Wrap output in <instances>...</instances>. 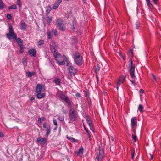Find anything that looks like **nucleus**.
I'll list each match as a JSON object with an SVG mask.
<instances>
[{
    "mask_svg": "<svg viewBox=\"0 0 161 161\" xmlns=\"http://www.w3.org/2000/svg\"><path fill=\"white\" fill-rule=\"evenodd\" d=\"M59 61H56V62L60 65H64L65 64V62L63 60V57L61 56V58H59Z\"/></svg>",
    "mask_w": 161,
    "mask_h": 161,
    "instance_id": "nucleus-16",
    "label": "nucleus"
},
{
    "mask_svg": "<svg viewBox=\"0 0 161 161\" xmlns=\"http://www.w3.org/2000/svg\"><path fill=\"white\" fill-rule=\"evenodd\" d=\"M152 76H153V79H154V80H153V82H157V80H156L157 79L156 78L155 76L153 74H152Z\"/></svg>",
    "mask_w": 161,
    "mask_h": 161,
    "instance_id": "nucleus-52",
    "label": "nucleus"
},
{
    "mask_svg": "<svg viewBox=\"0 0 161 161\" xmlns=\"http://www.w3.org/2000/svg\"><path fill=\"white\" fill-rule=\"evenodd\" d=\"M4 136V134L2 132H0V137H3Z\"/></svg>",
    "mask_w": 161,
    "mask_h": 161,
    "instance_id": "nucleus-59",
    "label": "nucleus"
},
{
    "mask_svg": "<svg viewBox=\"0 0 161 161\" xmlns=\"http://www.w3.org/2000/svg\"><path fill=\"white\" fill-rule=\"evenodd\" d=\"M101 142H97V144L99 145V148L96 151L95 158L97 161H102L104 157V152L101 145Z\"/></svg>",
    "mask_w": 161,
    "mask_h": 161,
    "instance_id": "nucleus-1",
    "label": "nucleus"
},
{
    "mask_svg": "<svg viewBox=\"0 0 161 161\" xmlns=\"http://www.w3.org/2000/svg\"><path fill=\"white\" fill-rule=\"evenodd\" d=\"M83 126H84V127L85 129V130L86 131L87 133L88 134V135L89 136H90L91 135H90L89 132L88 131V130L86 128L84 125H83Z\"/></svg>",
    "mask_w": 161,
    "mask_h": 161,
    "instance_id": "nucleus-43",
    "label": "nucleus"
},
{
    "mask_svg": "<svg viewBox=\"0 0 161 161\" xmlns=\"http://www.w3.org/2000/svg\"><path fill=\"white\" fill-rule=\"evenodd\" d=\"M52 45H53L54 46H56V42H55L54 41H53L51 42V44Z\"/></svg>",
    "mask_w": 161,
    "mask_h": 161,
    "instance_id": "nucleus-50",
    "label": "nucleus"
},
{
    "mask_svg": "<svg viewBox=\"0 0 161 161\" xmlns=\"http://www.w3.org/2000/svg\"><path fill=\"white\" fill-rule=\"evenodd\" d=\"M66 97V96H65V95H64V94H61L60 95V98L62 100V101H63V100L65 98V97Z\"/></svg>",
    "mask_w": 161,
    "mask_h": 161,
    "instance_id": "nucleus-46",
    "label": "nucleus"
},
{
    "mask_svg": "<svg viewBox=\"0 0 161 161\" xmlns=\"http://www.w3.org/2000/svg\"><path fill=\"white\" fill-rule=\"evenodd\" d=\"M69 73L73 75L76 74L77 72L78 71L76 68L72 66H69Z\"/></svg>",
    "mask_w": 161,
    "mask_h": 161,
    "instance_id": "nucleus-8",
    "label": "nucleus"
},
{
    "mask_svg": "<svg viewBox=\"0 0 161 161\" xmlns=\"http://www.w3.org/2000/svg\"><path fill=\"white\" fill-rule=\"evenodd\" d=\"M86 120L87 121V123L88 124V125L89 124V123H92L90 119L88 117H86Z\"/></svg>",
    "mask_w": 161,
    "mask_h": 161,
    "instance_id": "nucleus-39",
    "label": "nucleus"
},
{
    "mask_svg": "<svg viewBox=\"0 0 161 161\" xmlns=\"http://www.w3.org/2000/svg\"><path fill=\"white\" fill-rule=\"evenodd\" d=\"M133 49H130L129 51V54L131 57H132L133 56Z\"/></svg>",
    "mask_w": 161,
    "mask_h": 161,
    "instance_id": "nucleus-42",
    "label": "nucleus"
},
{
    "mask_svg": "<svg viewBox=\"0 0 161 161\" xmlns=\"http://www.w3.org/2000/svg\"><path fill=\"white\" fill-rule=\"evenodd\" d=\"M67 139L69 140H71V141H75V139L72 138L70 136H67Z\"/></svg>",
    "mask_w": 161,
    "mask_h": 161,
    "instance_id": "nucleus-45",
    "label": "nucleus"
},
{
    "mask_svg": "<svg viewBox=\"0 0 161 161\" xmlns=\"http://www.w3.org/2000/svg\"><path fill=\"white\" fill-rule=\"evenodd\" d=\"M51 8L50 6H48L47 7V9L46 10V15H48V14L49 13L51 10Z\"/></svg>",
    "mask_w": 161,
    "mask_h": 161,
    "instance_id": "nucleus-32",
    "label": "nucleus"
},
{
    "mask_svg": "<svg viewBox=\"0 0 161 161\" xmlns=\"http://www.w3.org/2000/svg\"><path fill=\"white\" fill-rule=\"evenodd\" d=\"M88 125L90 128V130L92 131L93 132H94L93 131L94 128L93 127V124L92 122V123H89V124H88Z\"/></svg>",
    "mask_w": 161,
    "mask_h": 161,
    "instance_id": "nucleus-36",
    "label": "nucleus"
},
{
    "mask_svg": "<svg viewBox=\"0 0 161 161\" xmlns=\"http://www.w3.org/2000/svg\"><path fill=\"white\" fill-rule=\"evenodd\" d=\"M5 7V5L2 0H0V9H3Z\"/></svg>",
    "mask_w": 161,
    "mask_h": 161,
    "instance_id": "nucleus-30",
    "label": "nucleus"
},
{
    "mask_svg": "<svg viewBox=\"0 0 161 161\" xmlns=\"http://www.w3.org/2000/svg\"><path fill=\"white\" fill-rule=\"evenodd\" d=\"M43 127L46 129V136H48L50 132V125L47 126L46 123H44L43 124Z\"/></svg>",
    "mask_w": 161,
    "mask_h": 161,
    "instance_id": "nucleus-10",
    "label": "nucleus"
},
{
    "mask_svg": "<svg viewBox=\"0 0 161 161\" xmlns=\"http://www.w3.org/2000/svg\"><path fill=\"white\" fill-rule=\"evenodd\" d=\"M136 28L137 29H138V28L140 26V23H139V22H136Z\"/></svg>",
    "mask_w": 161,
    "mask_h": 161,
    "instance_id": "nucleus-53",
    "label": "nucleus"
},
{
    "mask_svg": "<svg viewBox=\"0 0 161 161\" xmlns=\"http://www.w3.org/2000/svg\"><path fill=\"white\" fill-rule=\"evenodd\" d=\"M37 94H36V97H37L39 99H40L44 97L45 96V93H42L41 92H36Z\"/></svg>",
    "mask_w": 161,
    "mask_h": 161,
    "instance_id": "nucleus-15",
    "label": "nucleus"
},
{
    "mask_svg": "<svg viewBox=\"0 0 161 161\" xmlns=\"http://www.w3.org/2000/svg\"><path fill=\"white\" fill-rule=\"evenodd\" d=\"M7 18L9 20L12 19V16L11 15L9 14H7Z\"/></svg>",
    "mask_w": 161,
    "mask_h": 161,
    "instance_id": "nucleus-48",
    "label": "nucleus"
},
{
    "mask_svg": "<svg viewBox=\"0 0 161 161\" xmlns=\"http://www.w3.org/2000/svg\"><path fill=\"white\" fill-rule=\"evenodd\" d=\"M20 3H21L20 0H17V4L19 7H21V4Z\"/></svg>",
    "mask_w": 161,
    "mask_h": 161,
    "instance_id": "nucleus-49",
    "label": "nucleus"
},
{
    "mask_svg": "<svg viewBox=\"0 0 161 161\" xmlns=\"http://www.w3.org/2000/svg\"><path fill=\"white\" fill-rule=\"evenodd\" d=\"M132 138L133 139V140L135 141H136V137L134 135H133L132 136Z\"/></svg>",
    "mask_w": 161,
    "mask_h": 161,
    "instance_id": "nucleus-57",
    "label": "nucleus"
},
{
    "mask_svg": "<svg viewBox=\"0 0 161 161\" xmlns=\"http://www.w3.org/2000/svg\"><path fill=\"white\" fill-rule=\"evenodd\" d=\"M44 41L43 40H40L38 41L37 43V44L38 46L39 47H42L44 44Z\"/></svg>",
    "mask_w": 161,
    "mask_h": 161,
    "instance_id": "nucleus-19",
    "label": "nucleus"
},
{
    "mask_svg": "<svg viewBox=\"0 0 161 161\" xmlns=\"http://www.w3.org/2000/svg\"><path fill=\"white\" fill-rule=\"evenodd\" d=\"M27 25L24 22H22L20 25V29L25 30L26 29Z\"/></svg>",
    "mask_w": 161,
    "mask_h": 161,
    "instance_id": "nucleus-20",
    "label": "nucleus"
},
{
    "mask_svg": "<svg viewBox=\"0 0 161 161\" xmlns=\"http://www.w3.org/2000/svg\"><path fill=\"white\" fill-rule=\"evenodd\" d=\"M140 92L141 93H143V91L142 89H140Z\"/></svg>",
    "mask_w": 161,
    "mask_h": 161,
    "instance_id": "nucleus-61",
    "label": "nucleus"
},
{
    "mask_svg": "<svg viewBox=\"0 0 161 161\" xmlns=\"http://www.w3.org/2000/svg\"><path fill=\"white\" fill-rule=\"evenodd\" d=\"M63 101H64L66 103H67L69 106H70L71 105L70 101L68 98L67 97H66L63 100Z\"/></svg>",
    "mask_w": 161,
    "mask_h": 161,
    "instance_id": "nucleus-21",
    "label": "nucleus"
},
{
    "mask_svg": "<svg viewBox=\"0 0 161 161\" xmlns=\"http://www.w3.org/2000/svg\"><path fill=\"white\" fill-rule=\"evenodd\" d=\"M135 64H134L132 59H130L129 61V67L130 68V75L131 77L133 79L135 78V76L134 73L135 67Z\"/></svg>",
    "mask_w": 161,
    "mask_h": 161,
    "instance_id": "nucleus-4",
    "label": "nucleus"
},
{
    "mask_svg": "<svg viewBox=\"0 0 161 161\" xmlns=\"http://www.w3.org/2000/svg\"><path fill=\"white\" fill-rule=\"evenodd\" d=\"M136 117H134L132 118L131 119V126L132 128H134L135 127L136 125Z\"/></svg>",
    "mask_w": 161,
    "mask_h": 161,
    "instance_id": "nucleus-11",
    "label": "nucleus"
},
{
    "mask_svg": "<svg viewBox=\"0 0 161 161\" xmlns=\"http://www.w3.org/2000/svg\"><path fill=\"white\" fill-rule=\"evenodd\" d=\"M73 75L71 74L70 73L69 74H68L67 75V78L69 79L70 80H71L72 78V75Z\"/></svg>",
    "mask_w": 161,
    "mask_h": 161,
    "instance_id": "nucleus-47",
    "label": "nucleus"
},
{
    "mask_svg": "<svg viewBox=\"0 0 161 161\" xmlns=\"http://www.w3.org/2000/svg\"><path fill=\"white\" fill-rule=\"evenodd\" d=\"M34 99H35V98L33 97H31L30 98V100L31 101H32V100H34Z\"/></svg>",
    "mask_w": 161,
    "mask_h": 161,
    "instance_id": "nucleus-64",
    "label": "nucleus"
},
{
    "mask_svg": "<svg viewBox=\"0 0 161 161\" xmlns=\"http://www.w3.org/2000/svg\"><path fill=\"white\" fill-rule=\"evenodd\" d=\"M9 33L7 34V37L9 40L16 39L17 35L14 32L13 27L10 25L9 28Z\"/></svg>",
    "mask_w": 161,
    "mask_h": 161,
    "instance_id": "nucleus-3",
    "label": "nucleus"
},
{
    "mask_svg": "<svg viewBox=\"0 0 161 161\" xmlns=\"http://www.w3.org/2000/svg\"><path fill=\"white\" fill-rule=\"evenodd\" d=\"M42 120H41V118H39L38 119V122L39 123H42Z\"/></svg>",
    "mask_w": 161,
    "mask_h": 161,
    "instance_id": "nucleus-58",
    "label": "nucleus"
},
{
    "mask_svg": "<svg viewBox=\"0 0 161 161\" xmlns=\"http://www.w3.org/2000/svg\"><path fill=\"white\" fill-rule=\"evenodd\" d=\"M16 40V41L19 44V46H20V45H22V43L23 42V41L20 39L19 38H16V39H15Z\"/></svg>",
    "mask_w": 161,
    "mask_h": 161,
    "instance_id": "nucleus-23",
    "label": "nucleus"
},
{
    "mask_svg": "<svg viewBox=\"0 0 161 161\" xmlns=\"http://www.w3.org/2000/svg\"><path fill=\"white\" fill-rule=\"evenodd\" d=\"M41 142V144H44L46 142Z\"/></svg>",
    "mask_w": 161,
    "mask_h": 161,
    "instance_id": "nucleus-60",
    "label": "nucleus"
},
{
    "mask_svg": "<svg viewBox=\"0 0 161 161\" xmlns=\"http://www.w3.org/2000/svg\"><path fill=\"white\" fill-rule=\"evenodd\" d=\"M64 116H60L58 117V119L60 121H63L64 120Z\"/></svg>",
    "mask_w": 161,
    "mask_h": 161,
    "instance_id": "nucleus-41",
    "label": "nucleus"
},
{
    "mask_svg": "<svg viewBox=\"0 0 161 161\" xmlns=\"http://www.w3.org/2000/svg\"><path fill=\"white\" fill-rule=\"evenodd\" d=\"M57 27L59 28V30L63 31H65L66 27L63 24L62 25H60V26H58Z\"/></svg>",
    "mask_w": 161,
    "mask_h": 161,
    "instance_id": "nucleus-25",
    "label": "nucleus"
},
{
    "mask_svg": "<svg viewBox=\"0 0 161 161\" xmlns=\"http://www.w3.org/2000/svg\"><path fill=\"white\" fill-rule=\"evenodd\" d=\"M17 8V7L16 5H13L8 7V9L9 10L11 9H16Z\"/></svg>",
    "mask_w": 161,
    "mask_h": 161,
    "instance_id": "nucleus-31",
    "label": "nucleus"
},
{
    "mask_svg": "<svg viewBox=\"0 0 161 161\" xmlns=\"http://www.w3.org/2000/svg\"><path fill=\"white\" fill-rule=\"evenodd\" d=\"M53 121L54 124L55 125H57V121L54 118L53 119Z\"/></svg>",
    "mask_w": 161,
    "mask_h": 161,
    "instance_id": "nucleus-51",
    "label": "nucleus"
},
{
    "mask_svg": "<svg viewBox=\"0 0 161 161\" xmlns=\"http://www.w3.org/2000/svg\"><path fill=\"white\" fill-rule=\"evenodd\" d=\"M135 150L134 149H133L131 151V158L132 159H134V157L135 155Z\"/></svg>",
    "mask_w": 161,
    "mask_h": 161,
    "instance_id": "nucleus-40",
    "label": "nucleus"
},
{
    "mask_svg": "<svg viewBox=\"0 0 161 161\" xmlns=\"http://www.w3.org/2000/svg\"><path fill=\"white\" fill-rule=\"evenodd\" d=\"M20 47V52L21 53H23L24 52V50L25 48V47L24 45H20L19 46Z\"/></svg>",
    "mask_w": 161,
    "mask_h": 161,
    "instance_id": "nucleus-37",
    "label": "nucleus"
},
{
    "mask_svg": "<svg viewBox=\"0 0 161 161\" xmlns=\"http://www.w3.org/2000/svg\"><path fill=\"white\" fill-rule=\"evenodd\" d=\"M154 3H156V2L158 0H153ZM147 4V6L149 7V8L151 9L152 8L153 6L152 4L150 2V0H146Z\"/></svg>",
    "mask_w": 161,
    "mask_h": 161,
    "instance_id": "nucleus-14",
    "label": "nucleus"
},
{
    "mask_svg": "<svg viewBox=\"0 0 161 161\" xmlns=\"http://www.w3.org/2000/svg\"><path fill=\"white\" fill-rule=\"evenodd\" d=\"M62 1V0H57L56 1L52 6L53 9H55L58 8Z\"/></svg>",
    "mask_w": 161,
    "mask_h": 161,
    "instance_id": "nucleus-12",
    "label": "nucleus"
},
{
    "mask_svg": "<svg viewBox=\"0 0 161 161\" xmlns=\"http://www.w3.org/2000/svg\"><path fill=\"white\" fill-rule=\"evenodd\" d=\"M119 55L123 58V59L124 60H125V58H126L125 57V55L124 54L122 53L121 52H119Z\"/></svg>",
    "mask_w": 161,
    "mask_h": 161,
    "instance_id": "nucleus-33",
    "label": "nucleus"
},
{
    "mask_svg": "<svg viewBox=\"0 0 161 161\" xmlns=\"http://www.w3.org/2000/svg\"><path fill=\"white\" fill-rule=\"evenodd\" d=\"M26 76L29 77H31L32 76V75H34L35 74V73L34 72H27L26 73Z\"/></svg>",
    "mask_w": 161,
    "mask_h": 161,
    "instance_id": "nucleus-28",
    "label": "nucleus"
},
{
    "mask_svg": "<svg viewBox=\"0 0 161 161\" xmlns=\"http://www.w3.org/2000/svg\"><path fill=\"white\" fill-rule=\"evenodd\" d=\"M143 106L141 104H139L138 107V110H139L141 113H142L143 111Z\"/></svg>",
    "mask_w": 161,
    "mask_h": 161,
    "instance_id": "nucleus-27",
    "label": "nucleus"
},
{
    "mask_svg": "<svg viewBox=\"0 0 161 161\" xmlns=\"http://www.w3.org/2000/svg\"><path fill=\"white\" fill-rule=\"evenodd\" d=\"M51 32L54 34L55 36L57 35V31L56 29H52L51 32L49 30H47V33L48 39H51L52 38L51 35Z\"/></svg>",
    "mask_w": 161,
    "mask_h": 161,
    "instance_id": "nucleus-7",
    "label": "nucleus"
},
{
    "mask_svg": "<svg viewBox=\"0 0 161 161\" xmlns=\"http://www.w3.org/2000/svg\"><path fill=\"white\" fill-rule=\"evenodd\" d=\"M75 64L78 65H81L83 63V58L80 53L76 52L73 56Z\"/></svg>",
    "mask_w": 161,
    "mask_h": 161,
    "instance_id": "nucleus-2",
    "label": "nucleus"
},
{
    "mask_svg": "<svg viewBox=\"0 0 161 161\" xmlns=\"http://www.w3.org/2000/svg\"><path fill=\"white\" fill-rule=\"evenodd\" d=\"M62 112L64 114H66V110L64 108V107L62 108Z\"/></svg>",
    "mask_w": 161,
    "mask_h": 161,
    "instance_id": "nucleus-54",
    "label": "nucleus"
},
{
    "mask_svg": "<svg viewBox=\"0 0 161 161\" xmlns=\"http://www.w3.org/2000/svg\"><path fill=\"white\" fill-rule=\"evenodd\" d=\"M45 90V86L44 85L37 84L36 87V92H39L44 91Z\"/></svg>",
    "mask_w": 161,
    "mask_h": 161,
    "instance_id": "nucleus-6",
    "label": "nucleus"
},
{
    "mask_svg": "<svg viewBox=\"0 0 161 161\" xmlns=\"http://www.w3.org/2000/svg\"><path fill=\"white\" fill-rule=\"evenodd\" d=\"M63 101H64L66 103H67L69 106H70L71 105L70 101L68 98L67 97H66L63 100Z\"/></svg>",
    "mask_w": 161,
    "mask_h": 161,
    "instance_id": "nucleus-22",
    "label": "nucleus"
},
{
    "mask_svg": "<svg viewBox=\"0 0 161 161\" xmlns=\"http://www.w3.org/2000/svg\"><path fill=\"white\" fill-rule=\"evenodd\" d=\"M56 61H59V58H61V55L59 53L56 52L54 54Z\"/></svg>",
    "mask_w": 161,
    "mask_h": 161,
    "instance_id": "nucleus-18",
    "label": "nucleus"
},
{
    "mask_svg": "<svg viewBox=\"0 0 161 161\" xmlns=\"http://www.w3.org/2000/svg\"><path fill=\"white\" fill-rule=\"evenodd\" d=\"M41 118V120L42 121H43L45 120V118L43 117H42Z\"/></svg>",
    "mask_w": 161,
    "mask_h": 161,
    "instance_id": "nucleus-62",
    "label": "nucleus"
},
{
    "mask_svg": "<svg viewBox=\"0 0 161 161\" xmlns=\"http://www.w3.org/2000/svg\"><path fill=\"white\" fill-rule=\"evenodd\" d=\"M76 96L78 97H80V94L79 93H77L76 94Z\"/></svg>",
    "mask_w": 161,
    "mask_h": 161,
    "instance_id": "nucleus-56",
    "label": "nucleus"
},
{
    "mask_svg": "<svg viewBox=\"0 0 161 161\" xmlns=\"http://www.w3.org/2000/svg\"><path fill=\"white\" fill-rule=\"evenodd\" d=\"M54 82L56 85H59L61 83V80L59 78H55L54 80Z\"/></svg>",
    "mask_w": 161,
    "mask_h": 161,
    "instance_id": "nucleus-24",
    "label": "nucleus"
},
{
    "mask_svg": "<svg viewBox=\"0 0 161 161\" xmlns=\"http://www.w3.org/2000/svg\"><path fill=\"white\" fill-rule=\"evenodd\" d=\"M47 139L45 138L39 137L37 139V141H46Z\"/></svg>",
    "mask_w": 161,
    "mask_h": 161,
    "instance_id": "nucleus-38",
    "label": "nucleus"
},
{
    "mask_svg": "<svg viewBox=\"0 0 161 161\" xmlns=\"http://www.w3.org/2000/svg\"><path fill=\"white\" fill-rule=\"evenodd\" d=\"M50 48L51 52L53 53L54 54L56 52V49L55 47V46L52 45H50Z\"/></svg>",
    "mask_w": 161,
    "mask_h": 161,
    "instance_id": "nucleus-26",
    "label": "nucleus"
},
{
    "mask_svg": "<svg viewBox=\"0 0 161 161\" xmlns=\"http://www.w3.org/2000/svg\"><path fill=\"white\" fill-rule=\"evenodd\" d=\"M47 17V22L48 24H49L51 21V18L48 15H46Z\"/></svg>",
    "mask_w": 161,
    "mask_h": 161,
    "instance_id": "nucleus-29",
    "label": "nucleus"
},
{
    "mask_svg": "<svg viewBox=\"0 0 161 161\" xmlns=\"http://www.w3.org/2000/svg\"><path fill=\"white\" fill-rule=\"evenodd\" d=\"M100 69V66L98 64L97 66L96 67L95 69V72L97 73V72H98Z\"/></svg>",
    "mask_w": 161,
    "mask_h": 161,
    "instance_id": "nucleus-34",
    "label": "nucleus"
},
{
    "mask_svg": "<svg viewBox=\"0 0 161 161\" xmlns=\"http://www.w3.org/2000/svg\"><path fill=\"white\" fill-rule=\"evenodd\" d=\"M69 118L72 121H75L77 119L76 112L73 108L70 109L69 113Z\"/></svg>",
    "mask_w": 161,
    "mask_h": 161,
    "instance_id": "nucleus-5",
    "label": "nucleus"
},
{
    "mask_svg": "<svg viewBox=\"0 0 161 161\" xmlns=\"http://www.w3.org/2000/svg\"><path fill=\"white\" fill-rule=\"evenodd\" d=\"M125 77L126 76H125L123 75L120 77L118 80L117 82V90H118V86H119L124 82L125 81Z\"/></svg>",
    "mask_w": 161,
    "mask_h": 161,
    "instance_id": "nucleus-9",
    "label": "nucleus"
},
{
    "mask_svg": "<svg viewBox=\"0 0 161 161\" xmlns=\"http://www.w3.org/2000/svg\"><path fill=\"white\" fill-rule=\"evenodd\" d=\"M83 148H80L79 149L78 153V155H79L80 154H83Z\"/></svg>",
    "mask_w": 161,
    "mask_h": 161,
    "instance_id": "nucleus-35",
    "label": "nucleus"
},
{
    "mask_svg": "<svg viewBox=\"0 0 161 161\" xmlns=\"http://www.w3.org/2000/svg\"><path fill=\"white\" fill-rule=\"evenodd\" d=\"M150 160L151 161V160H152L153 159V155L151 154H150Z\"/></svg>",
    "mask_w": 161,
    "mask_h": 161,
    "instance_id": "nucleus-55",
    "label": "nucleus"
},
{
    "mask_svg": "<svg viewBox=\"0 0 161 161\" xmlns=\"http://www.w3.org/2000/svg\"><path fill=\"white\" fill-rule=\"evenodd\" d=\"M36 51L35 49H30L28 51L29 54L33 57L36 56Z\"/></svg>",
    "mask_w": 161,
    "mask_h": 161,
    "instance_id": "nucleus-13",
    "label": "nucleus"
},
{
    "mask_svg": "<svg viewBox=\"0 0 161 161\" xmlns=\"http://www.w3.org/2000/svg\"><path fill=\"white\" fill-rule=\"evenodd\" d=\"M131 82L132 83V84H133L134 85H136V84L135 83V81H132Z\"/></svg>",
    "mask_w": 161,
    "mask_h": 161,
    "instance_id": "nucleus-63",
    "label": "nucleus"
},
{
    "mask_svg": "<svg viewBox=\"0 0 161 161\" xmlns=\"http://www.w3.org/2000/svg\"><path fill=\"white\" fill-rule=\"evenodd\" d=\"M63 20H62L61 19L58 18L57 19L56 22V24L57 25V26H60V25H62L63 24Z\"/></svg>",
    "mask_w": 161,
    "mask_h": 161,
    "instance_id": "nucleus-17",
    "label": "nucleus"
},
{
    "mask_svg": "<svg viewBox=\"0 0 161 161\" xmlns=\"http://www.w3.org/2000/svg\"><path fill=\"white\" fill-rule=\"evenodd\" d=\"M63 60L64 61H66L68 62V59L66 58V57L64 55H63Z\"/></svg>",
    "mask_w": 161,
    "mask_h": 161,
    "instance_id": "nucleus-44",
    "label": "nucleus"
}]
</instances>
